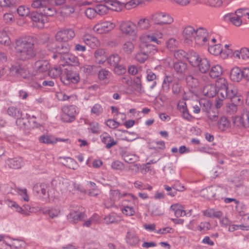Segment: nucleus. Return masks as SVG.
I'll list each match as a JSON object with an SVG mask.
<instances>
[{
  "label": "nucleus",
  "mask_w": 249,
  "mask_h": 249,
  "mask_svg": "<svg viewBox=\"0 0 249 249\" xmlns=\"http://www.w3.org/2000/svg\"><path fill=\"white\" fill-rule=\"evenodd\" d=\"M50 66L49 62L46 60H39L36 61L32 70L18 63H13L10 68V72L12 75L20 76L24 79H41L48 73Z\"/></svg>",
  "instance_id": "f257e3e1"
},
{
  "label": "nucleus",
  "mask_w": 249,
  "mask_h": 249,
  "mask_svg": "<svg viewBox=\"0 0 249 249\" xmlns=\"http://www.w3.org/2000/svg\"><path fill=\"white\" fill-rule=\"evenodd\" d=\"M14 47L17 56L21 60L31 59L36 56L35 40L31 36L21 37L16 39Z\"/></svg>",
  "instance_id": "f03ea898"
},
{
  "label": "nucleus",
  "mask_w": 249,
  "mask_h": 249,
  "mask_svg": "<svg viewBox=\"0 0 249 249\" xmlns=\"http://www.w3.org/2000/svg\"><path fill=\"white\" fill-rule=\"evenodd\" d=\"M66 0H33L31 6L44 16L52 17L56 13L54 6L61 5Z\"/></svg>",
  "instance_id": "7ed1b4c3"
},
{
  "label": "nucleus",
  "mask_w": 249,
  "mask_h": 249,
  "mask_svg": "<svg viewBox=\"0 0 249 249\" xmlns=\"http://www.w3.org/2000/svg\"><path fill=\"white\" fill-rule=\"evenodd\" d=\"M125 198H132L133 200L137 199V197L132 194L121 192L118 189H110L108 198L104 201V205L107 209L113 207L118 208L121 206V199Z\"/></svg>",
  "instance_id": "20e7f679"
},
{
  "label": "nucleus",
  "mask_w": 249,
  "mask_h": 249,
  "mask_svg": "<svg viewBox=\"0 0 249 249\" xmlns=\"http://www.w3.org/2000/svg\"><path fill=\"white\" fill-rule=\"evenodd\" d=\"M139 51L135 55V59L139 63H143L149 56L157 53V48L144 38L143 40L142 39L141 36L139 37Z\"/></svg>",
  "instance_id": "39448f33"
},
{
  "label": "nucleus",
  "mask_w": 249,
  "mask_h": 249,
  "mask_svg": "<svg viewBox=\"0 0 249 249\" xmlns=\"http://www.w3.org/2000/svg\"><path fill=\"white\" fill-rule=\"evenodd\" d=\"M217 91V96L222 99H226L227 96L231 97L235 91V87L229 84L224 78H219L216 80L215 84Z\"/></svg>",
  "instance_id": "423d86ee"
},
{
  "label": "nucleus",
  "mask_w": 249,
  "mask_h": 249,
  "mask_svg": "<svg viewBox=\"0 0 249 249\" xmlns=\"http://www.w3.org/2000/svg\"><path fill=\"white\" fill-rule=\"evenodd\" d=\"M224 189L218 185H212L203 189L200 195L208 199H219L222 198Z\"/></svg>",
  "instance_id": "0eeeda50"
},
{
  "label": "nucleus",
  "mask_w": 249,
  "mask_h": 249,
  "mask_svg": "<svg viewBox=\"0 0 249 249\" xmlns=\"http://www.w3.org/2000/svg\"><path fill=\"white\" fill-rule=\"evenodd\" d=\"M149 19L154 24L160 26L170 24L174 21L173 18L169 14L160 11L151 14Z\"/></svg>",
  "instance_id": "6e6552de"
},
{
  "label": "nucleus",
  "mask_w": 249,
  "mask_h": 249,
  "mask_svg": "<svg viewBox=\"0 0 249 249\" xmlns=\"http://www.w3.org/2000/svg\"><path fill=\"white\" fill-rule=\"evenodd\" d=\"M79 74L72 70V67L66 65L61 77L62 82L66 85L76 84L79 81Z\"/></svg>",
  "instance_id": "1a4fd4ad"
},
{
  "label": "nucleus",
  "mask_w": 249,
  "mask_h": 249,
  "mask_svg": "<svg viewBox=\"0 0 249 249\" xmlns=\"http://www.w3.org/2000/svg\"><path fill=\"white\" fill-rule=\"evenodd\" d=\"M61 110L63 113L62 120L67 123L73 122L75 119V116L79 112L78 108L75 105L64 106Z\"/></svg>",
  "instance_id": "9d476101"
},
{
  "label": "nucleus",
  "mask_w": 249,
  "mask_h": 249,
  "mask_svg": "<svg viewBox=\"0 0 249 249\" xmlns=\"http://www.w3.org/2000/svg\"><path fill=\"white\" fill-rule=\"evenodd\" d=\"M119 29L123 34L128 36H136L138 32L136 25L130 20L122 21Z\"/></svg>",
  "instance_id": "9b49d317"
},
{
  "label": "nucleus",
  "mask_w": 249,
  "mask_h": 249,
  "mask_svg": "<svg viewBox=\"0 0 249 249\" xmlns=\"http://www.w3.org/2000/svg\"><path fill=\"white\" fill-rule=\"evenodd\" d=\"M211 36H212L211 34L208 32L207 29L204 28H199L196 30L195 43L199 45L208 44Z\"/></svg>",
  "instance_id": "f8f14e48"
},
{
  "label": "nucleus",
  "mask_w": 249,
  "mask_h": 249,
  "mask_svg": "<svg viewBox=\"0 0 249 249\" xmlns=\"http://www.w3.org/2000/svg\"><path fill=\"white\" fill-rule=\"evenodd\" d=\"M80 209L81 208L76 205H71L70 206V213L67 216L70 221L75 223L84 218L85 214Z\"/></svg>",
  "instance_id": "ddd939ff"
},
{
  "label": "nucleus",
  "mask_w": 249,
  "mask_h": 249,
  "mask_svg": "<svg viewBox=\"0 0 249 249\" xmlns=\"http://www.w3.org/2000/svg\"><path fill=\"white\" fill-rule=\"evenodd\" d=\"M234 124L239 127H249V110L244 109L241 116H236L233 119Z\"/></svg>",
  "instance_id": "4468645a"
},
{
  "label": "nucleus",
  "mask_w": 249,
  "mask_h": 249,
  "mask_svg": "<svg viewBox=\"0 0 249 249\" xmlns=\"http://www.w3.org/2000/svg\"><path fill=\"white\" fill-rule=\"evenodd\" d=\"M75 34L73 29L65 28L58 31L55 35V39L59 42H67L74 37Z\"/></svg>",
  "instance_id": "2eb2a0df"
},
{
  "label": "nucleus",
  "mask_w": 249,
  "mask_h": 249,
  "mask_svg": "<svg viewBox=\"0 0 249 249\" xmlns=\"http://www.w3.org/2000/svg\"><path fill=\"white\" fill-rule=\"evenodd\" d=\"M132 198H125L122 200L121 206H122L121 208V212L123 214L126 216H133L135 215L136 211L135 208L131 203Z\"/></svg>",
  "instance_id": "dca6fc26"
},
{
  "label": "nucleus",
  "mask_w": 249,
  "mask_h": 249,
  "mask_svg": "<svg viewBox=\"0 0 249 249\" xmlns=\"http://www.w3.org/2000/svg\"><path fill=\"white\" fill-rule=\"evenodd\" d=\"M115 26V25L114 23L106 21L95 25L93 27V30L97 34H102L110 31Z\"/></svg>",
  "instance_id": "f3484780"
},
{
  "label": "nucleus",
  "mask_w": 249,
  "mask_h": 249,
  "mask_svg": "<svg viewBox=\"0 0 249 249\" xmlns=\"http://www.w3.org/2000/svg\"><path fill=\"white\" fill-rule=\"evenodd\" d=\"M140 36L142 40L144 38L148 41L153 42L160 45L161 44V42L159 39L162 38L163 34L160 31L156 30L152 33L143 34Z\"/></svg>",
  "instance_id": "a211bd4d"
},
{
  "label": "nucleus",
  "mask_w": 249,
  "mask_h": 249,
  "mask_svg": "<svg viewBox=\"0 0 249 249\" xmlns=\"http://www.w3.org/2000/svg\"><path fill=\"white\" fill-rule=\"evenodd\" d=\"M33 192L38 196L46 199L49 197L48 186L46 184L37 183L33 187Z\"/></svg>",
  "instance_id": "6ab92c4d"
},
{
  "label": "nucleus",
  "mask_w": 249,
  "mask_h": 249,
  "mask_svg": "<svg viewBox=\"0 0 249 249\" xmlns=\"http://www.w3.org/2000/svg\"><path fill=\"white\" fill-rule=\"evenodd\" d=\"M5 164L11 169H18L24 166L25 161L21 157L9 158L5 160Z\"/></svg>",
  "instance_id": "aec40b11"
},
{
  "label": "nucleus",
  "mask_w": 249,
  "mask_h": 249,
  "mask_svg": "<svg viewBox=\"0 0 249 249\" xmlns=\"http://www.w3.org/2000/svg\"><path fill=\"white\" fill-rule=\"evenodd\" d=\"M196 30L191 26L186 27L182 32V36L186 43L190 44L195 41Z\"/></svg>",
  "instance_id": "412c9836"
},
{
  "label": "nucleus",
  "mask_w": 249,
  "mask_h": 249,
  "mask_svg": "<svg viewBox=\"0 0 249 249\" xmlns=\"http://www.w3.org/2000/svg\"><path fill=\"white\" fill-rule=\"evenodd\" d=\"M125 240L126 243L132 247L137 246L140 242V239L136 233L131 230H129L126 232Z\"/></svg>",
  "instance_id": "4be33fe9"
},
{
  "label": "nucleus",
  "mask_w": 249,
  "mask_h": 249,
  "mask_svg": "<svg viewBox=\"0 0 249 249\" xmlns=\"http://www.w3.org/2000/svg\"><path fill=\"white\" fill-rule=\"evenodd\" d=\"M187 59L190 64L194 68H196L199 66L200 61L203 57H201L197 53L195 52H190L187 55Z\"/></svg>",
  "instance_id": "5701e85b"
},
{
  "label": "nucleus",
  "mask_w": 249,
  "mask_h": 249,
  "mask_svg": "<svg viewBox=\"0 0 249 249\" xmlns=\"http://www.w3.org/2000/svg\"><path fill=\"white\" fill-rule=\"evenodd\" d=\"M82 39L87 45H89L91 48H95L100 44L99 41L97 37L89 34L84 35Z\"/></svg>",
  "instance_id": "b1692460"
},
{
  "label": "nucleus",
  "mask_w": 249,
  "mask_h": 249,
  "mask_svg": "<svg viewBox=\"0 0 249 249\" xmlns=\"http://www.w3.org/2000/svg\"><path fill=\"white\" fill-rule=\"evenodd\" d=\"M60 60L65 63L63 65L71 66V65L79 66L80 64L78 57L70 53L64 55Z\"/></svg>",
  "instance_id": "393cba45"
},
{
  "label": "nucleus",
  "mask_w": 249,
  "mask_h": 249,
  "mask_svg": "<svg viewBox=\"0 0 249 249\" xmlns=\"http://www.w3.org/2000/svg\"><path fill=\"white\" fill-rule=\"evenodd\" d=\"M102 142L106 144V147L109 149L117 144V142L107 133L104 132L100 135Z\"/></svg>",
  "instance_id": "a878e982"
},
{
  "label": "nucleus",
  "mask_w": 249,
  "mask_h": 249,
  "mask_svg": "<svg viewBox=\"0 0 249 249\" xmlns=\"http://www.w3.org/2000/svg\"><path fill=\"white\" fill-rule=\"evenodd\" d=\"M66 65H63V64H60L58 67H55L51 68L49 72L47 73L49 76L54 78L59 76H62L63 70L65 69Z\"/></svg>",
  "instance_id": "bb28decb"
},
{
  "label": "nucleus",
  "mask_w": 249,
  "mask_h": 249,
  "mask_svg": "<svg viewBox=\"0 0 249 249\" xmlns=\"http://www.w3.org/2000/svg\"><path fill=\"white\" fill-rule=\"evenodd\" d=\"M96 62L98 64H103L107 61V57L105 51L103 49L97 50L94 53Z\"/></svg>",
  "instance_id": "cd10ccee"
},
{
  "label": "nucleus",
  "mask_w": 249,
  "mask_h": 249,
  "mask_svg": "<svg viewBox=\"0 0 249 249\" xmlns=\"http://www.w3.org/2000/svg\"><path fill=\"white\" fill-rule=\"evenodd\" d=\"M230 78L234 82H240L243 78L242 71L238 67L232 68L231 71Z\"/></svg>",
  "instance_id": "c85d7f7f"
},
{
  "label": "nucleus",
  "mask_w": 249,
  "mask_h": 249,
  "mask_svg": "<svg viewBox=\"0 0 249 249\" xmlns=\"http://www.w3.org/2000/svg\"><path fill=\"white\" fill-rule=\"evenodd\" d=\"M170 210L174 213L176 217H180L186 215L183 207L178 203L172 205L170 207Z\"/></svg>",
  "instance_id": "c756f323"
},
{
  "label": "nucleus",
  "mask_w": 249,
  "mask_h": 249,
  "mask_svg": "<svg viewBox=\"0 0 249 249\" xmlns=\"http://www.w3.org/2000/svg\"><path fill=\"white\" fill-rule=\"evenodd\" d=\"M203 92L204 95L208 97H213L217 94L215 86L213 84L206 85L203 88Z\"/></svg>",
  "instance_id": "7c9ffc66"
},
{
  "label": "nucleus",
  "mask_w": 249,
  "mask_h": 249,
  "mask_svg": "<svg viewBox=\"0 0 249 249\" xmlns=\"http://www.w3.org/2000/svg\"><path fill=\"white\" fill-rule=\"evenodd\" d=\"M46 16L41 14V12H37L32 14L31 19L33 21L38 23L39 25L38 26L41 27L45 23Z\"/></svg>",
  "instance_id": "2f4dec72"
},
{
  "label": "nucleus",
  "mask_w": 249,
  "mask_h": 249,
  "mask_svg": "<svg viewBox=\"0 0 249 249\" xmlns=\"http://www.w3.org/2000/svg\"><path fill=\"white\" fill-rule=\"evenodd\" d=\"M198 65L199 66H197L196 68L198 69L200 72L203 73H205L208 72L211 67L210 61L205 57L202 58Z\"/></svg>",
  "instance_id": "473e14b6"
},
{
  "label": "nucleus",
  "mask_w": 249,
  "mask_h": 249,
  "mask_svg": "<svg viewBox=\"0 0 249 249\" xmlns=\"http://www.w3.org/2000/svg\"><path fill=\"white\" fill-rule=\"evenodd\" d=\"M233 56L238 59L247 60L249 59V48H243L240 51H235L233 53Z\"/></svg>",
  "instance_id": "72a5a7b5"
},
{
  "label": "nucleus",
  "mask_w": 249,
  "mask_h": 249,
  "mask_svg": "<svg viewBox=\"0 0 249 249\" xmlns=\"http://www.w3.org/2000/svg\"><path fill=\"white\" fill-rule=\"evenodd\" d=\"M124 160L127 163H133L139 160L140 158L135 154L124 152L122 154Z\"/></svg>",
  "instance_id": "f704fd0d"
},
{
  "label": "nucleus",
  "mask_w": 249,
  "mask_h": 249,
  "mask_svg": "<svg viewBox=\"0 0 249 249\" xmlns=\"http://www.w3.org/2000/svg\"><path fill=\"white\" fill-rule=\"evenodd\" d=\"M231 126L230 121L226 117H221L217 122V127L221 131H225L230 128Z\"/></svg>",
  "instance_id": "c9c22d12"
},
{
  "label": "nucleus",
  "mask_w": 249,
  "mask_h": 249,
  "mask_svg": "<svg viewBox=\"0 0 249 249\" xmlns=\"http://www.w3.org/2000/svg\"><path fill=\"white\" fill-rule=\"evenodd\" d=\"M235 92L233 93L231 97L227 96L228 99H230L231 102L237 106L241 105L243 103L244 98L238 92L236 87H235Z\"/></svg>",
  "instance_id": "e433bc0d"
},
{
  "label": "nucleus",
  "mask_w": 249,
  "mask_h": 249,
  "mask_svg": "<svg viewBox=\"0 0 249 249\" xmlns=\"http://www.w3.org/2000/svg\"><path fill=\"white\" fill-rule=\"evenodd\" d=\"M203 215L211 218H219L223 215V213L220 211L213 209H209L203 211Z\"/></svg>",
  "instance_id": "4c0bfd02"
},
{
  "label": "nucleus",
  "mask_w": 249,
  "mask_h": 249,
  "mask_svg": "<svg viewBox=\"0 0 249 249\" xmlns=\"http://www.w3.org/2000/svg\"><path fill=\"white\" fill-rule=\"evenodd\" d=\"M207 44L209 46L208 51L210 53L214 55H217L220 54L222 55L223 50L220 44L215 45L210 44V41H209Z\"/></svg>",
  "instance_id": "58836bf2"
},
{
  "label": "nucleus",
  "mask_w": 249,
  "mask_h": 249,
  "mask_svg": "<svg viewBox=\"0 0 249 249\" xmlns=\"http://www.w3.org/2000/svg\"><path fill=\"white\" fill-rule=\"evenodd\" d=\"M225 20H229L233 25L236 26H239L242 24V21L241 18L237 16L235 13L229 14L225 16Z\"/></svg>",
  "instance_id": "ea45409f"
},
{
  "label": "nucleus",
  "mask_w": 249,
  "mask_h": 249,
  "mask_svg": "<svg viewBox=\"0 0 249 249\" xmlns=\"http://www.w3.org/2000/svg\"><path fill=\"white\" fill-rule=\"evenodd\" d=\"M151 20L149 18H142L137 22V29L142 30H146L151 27Z\"/></svg>",
  "instance_id": "a19ab883"
},
{
  "label": "nucleus",
  "mask_w": 249,
  "mask_h": 249,
  "mask_svg": "<svg viewBox=\"0 0 249 249\" xmlns=\"http://www.w3.org/2000/svg\"><path fill=\"white\" fill-rule=\"evenodd\" d=\"M59 159L66 160V163L62 162V163L70 169L75 170L77 167L76 161L71 158L60 157Z\"/></svg>",
  "instance_id": "79ce46f5"
},
{
  "label": "nucleus",
  "mask_w": 249,
  "mask_h": 249,
  "mask_svg": "<svg viewBox=\"0 0 249 249\" xmlns=\"http://www.w3.org/2000/svg\"><path fill=\"white\" fill-rule=\"evenodd\" d=\"M38 141L40 143L49 144L55 143L56 140L52 135H42L38 138Z\"/></svg>",
  "instance_id": "37998d69"
},
{
  "label": "nucleus",
  "mask_w": 249,
  "mask_h": 249,
  "mask_svg": "<svg viewBox=\"0 0 249 249\" xmlns=\"http://www.w3.org/2000/svg\"><path fill=\"white\" fill-rule=\"evenodd\" d=\"M173 81V76L171 75H165L162 83V88L164 92H168L169 91L170 88V84Z\"/></svg>",
  "instance_id": "c03bdc74"
},
{
  "label": "nucleus",
  "mask_w": 249,
  "mask_h": 249,
  "mask_svg": "<svg viewBox=\"0 0 249 249\" xmlns=\"http://www.w3.org/2000/svg\"><path fill=\"white\" fill-rule=\"evenodd\" d=\"M222 73V69L220 65H216L212 67L210 71V76L213 78H215L220 76Z\"/></svg>",
  "instance_id": "a18cd8bd"
},
{
  "label": "nucleus",
  "mask_w": 249,
  "mask_h": 249,
  "mask_svg": "<svg viewBox=\"0 0 249 249\" xmlns=\"http://www.w3.org/2000/svg\"><path fill=\"white\" fill-rule=\"evenodd\" d=\"M134 50V45L131 41L125 42L122 46L123 52L126 54H131Z\"/></svg>",
  "instance_id": "49530a36"
},
{
  "label": "nucleus",
  "mask_w": 249,
  "mask_h": 249,
  "mask_svg": "<svg viewBox=\"0 0 249 249\" xmlns=\"http://www.w3.org/2000/svg\"><path fill=\"white\" fill-rule=\"evenodd\" d=\"M44 213L48 214L51 218H54L61 215V210L58 207H53L44 211Z\"/></svg>",
  "instance_id": "de8ad7c7"
},
{
  "label": "nucleus",
  "mask_w": 249,
  "mask_h": 249,
  "mask_svg": "<svg viewBox=\"0 0 249 249\" xmlns=\"http://www.w3.org/2000/svg\"><path fill=\"white\" fill-rule=\"evenodd\" d=\"M121 59V58L119 54L113 53L108 57L107 61L110 66L114 67L119 64Z\"/></svg>",
  "instance_id": "09e8293b"
},
{
  "label": "nucleus",
  "mask_w": 249,
  "mask_h": 249,
  "mask_svg": "<svg viewBox=\"0 0 249 249\" xmlns=\"http://www.w3.org/2000/svg\"><path fill=\"white\" fill-rule=\"evenodd\" d=\"M11 238L9 236H0V249H11Z\"/></svg>",
  "instance_id": "8fccbe9b"
},
{
  "label": "nucleus",
  "mask_w": 249,
  "mask_h": 249,
  "mask_svg": "<svg viewBox=\"0 0 249 249\" xmlns=\"http://www.w3.org/2000/svg\"><path fill=\"white\" fill-rule=\"evenodd\" d=\"M187 68V64L181 61L176 62L174 64V69L177 73H183L185 72Z\"/></svg>",
  "instance_id": "3c124183"
},
{
  "label": "nucleus",
  "mask_w": 249,
  "mask_h": 249,
  "mask_svg": "<svg viewBox=\"0 0 249 249\" xmlns=\"http://www.w3.org/2000/svg\"><path fill=\"white\" fill-rule=\"evenodd\" d=\"M56 51L57 52L59 53V57L60 59H61L63 58V56H64V55L69 53L70 47L67 43L64 44L63 45H62L60 47H57Z\"/></svg>",
  "instance_id": "603ef678"
},
{
  "label": "nucleus",
  "mask_w": 249,
  "mask_h": 249,
  "mask_svg": "<svg viewBox=\"0 0 249 249\" xmlns=\"http://www.w3.org/2000/svg\"><path fill=\"white\" fill-rule=\"evenodd\" d=\"M18 14L19 17L25 18L29 16L30 10L29 7L25 5H20L17 9Z\"/></svg>",
  "instance_id": "864d4df0"
},
{
  "label": "nucleus",
  "mask_w": 249,
  "mask_h": 249,
  "mask_svg": "<svg viewBox=\"0 0 249 249\" xmlns=\"http://www.w3.org/2000/svg\"><path fill=\"white\" fill-rule=\"evenodd\" d=\"M147 76L146 79L148 82H153L152 84L150 86L151 89H154L157 85V82L155 80L157 78L156 75L150 70H147L146 71Z\"/></svg>",
  "instance_id": "5fc2aeb1"
},
{
  "label": "nucleus",
  "mask_w": 249,
  "mask_h": 249,
  "mask_svg": "<svg viewBox=\"0 0 249 249\" xmlns=\"http://www.w3.org/2000/svg\"><path fill=\"white\" fill-rule=\"evenodd\" d=\"M7 113L9 116L15 118H19L21 116V111L14 107H10L7 109Z\"/></svg>",
  "instance_id": "6e6d98bb"
},
{
  "label": "nucleus",
  "mask_w": 249,
  "mask_h": 249,
  "mask_svg": "<svg viewBox=\"0 0 249 249\" xmlns=\"http://www.w3.org/2000/svg\"><path fill=\"white\" fill-rule=\"evenodd\" d=\"M81 71L87 74H92L95 71L96 67L93 65H84L80 67Z\"/></svg>",
  "instance_id": "4d7b16f0"
},
{
  "label": "nucleus",
  "mask_w": 249,
  "mask_h": 249,
  "mask_svg": "<svg viewBox=\"0 0 249 249\" xmlns=\"http://www.w3.org/2000/svg\"><path fill=\"white\" fill-rule=\"evenodd\" d=\"M10 39L7 35L6 32L4 30L0 31V43L6 46L10 44Z\"/></svg>",
  "instance_id": "13d9d810"
},
{
  "label": "nucleus",
  "mask_w": 249,
  "mask_h": 249,
  "mask_svg": "<svg viewBox=\"0 0 249 249\" xmlns=\"http://www.w3.org/2000/svg\"><path fill=\"white\" fill-rule=\"evenodd\" d=\"M103 108L102 106L99 104H95L91 109V114L95 116H99L102 113Z\"/></svg>",
  "instance_id": "bf43d9fd"
},
{
  "label": "nucleus",
  "mask_w": 249,
  "mask_h": 249,
  "mask_svg": "<svg viewBox=\"0 0 249 249\" xmlns=\"http://www.w3.org/2000/svg\"><path fill=\"white\" fill-rule=\"evenodd\" d=\"M178 45V42L174 38H170L166 43V46L170 51H173L177 48Z\"/></svg>",
  "instance_id": "052dcab7"
},
{
  "label": "nucleus",
  "mask_w": 249,
  "mask_h": 249,
  "mask_svg": "<svg viewBox=\"0 0 249 249\" xmlns=\"http://www.w3.org/2000/svg\"><path fill=\"white\" fill-rule=\"evenodd\" d=\"M142 2V0H130L124 5L125 9L130 10L136 7Z\"/></svg>",
  "instance_id": "680f3d73"
},
{
  "label": "nucleus",
  "mask_w": 249,
  "mask_h": 249,
  "mask_svg": "<svg viewBox=\"0 0 249 249\" xmlns=\"http://www.w3.org/2000/svg\"><path fill=\"white\" fill-rule=\"evenodd\" d=\"M88 129L90 130L92 133L99 134L100 132V128L99 124L97 122H93L89 124V127Z\"/></svg>",
  "instance_id": "e2e57ef3"
},
{
  "label": "nucleus",
  "mask_w": 249,
  "mask_h": 249,
  "mask_svg": "<svg viewBox=\"0 0 249 249\" xmlns=\"http://www.w3.org/2000/svg\"><path fill=\"white\" fill-rule=\"evenodd\" d=\"M186 83L191 88H195L198 85V80L192 75H188L186 78Z\"/></svg>",
  "instance_id": "0e129e2a"
},
{
  "label": "nucleus",
  "mask_w": 249,
  "mask_h": 249,
  "mask_svg": "<svg viewBox=\"0 0 249 249\" xmlns=\"http://www.w3.org/2000/svg\"><path fill=\"white\" fill-rule=\"evenodd\" d=\"M110 72L106 69H102L98 73V77L100 80H107L110 76Z\"/></svg>",
  "instance_id": "69168bd1"
},
{
  "label": "nucleus",
  "mask_w": 249,
  "mask_h": 249,
  "mask_svg": "<svg viewBox=\"0 0 249 249\" xmlns=\"http://www.w3.org/2000/svg\"><path fill=\"white\" fill-rule=\"evenodd\" d=\"M238 229H240L243 231H249V225L245 226L244 225L232 224L229 227L228 231L230 232H233Z\"/></svg>",
  "instance_id": "338daca9"
},
{
  "label": "nucleus",
  "mask_w": 249,
  "mask_h": 249,
  "mask_svg": "<svg viewBox=\"0 0 249 249\" xmlns=\"http://www.w3.org/2000/svg\"><path fill=\"white\" fill-rule=\"evenodd\" d=\"M96 14L104 15L106 14L108 11V7L104 4H100L95 7Z\"/></svg>",
  "instance_id": "774afa93"
}]
</instances>
